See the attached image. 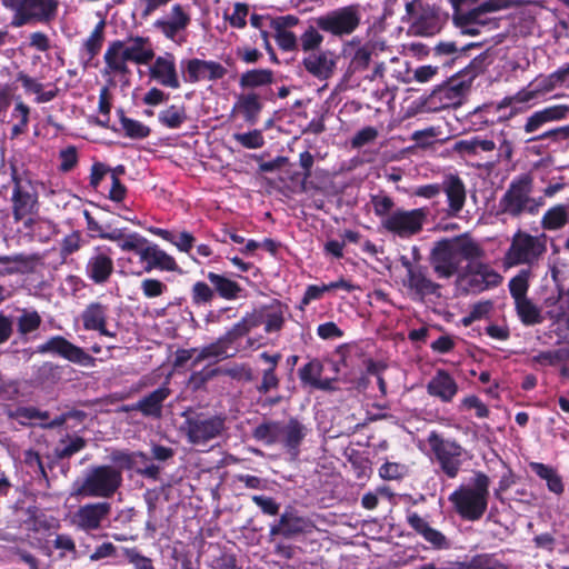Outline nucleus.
Listing matches in <instances>:
<instances>
[{"mask_svg": "<svg viewBox=\"0 0 569 569\" xmlns=\"http://www.w3.org/2000/svg\"><path fill=\"white\" fill-rule=\"evenodd\" d=\"M371 203L375 214L380 219L381 228L385 227V220L387 217L393 213L395 201L391 197L385 194H376L371 197Z\"/></svg>", "mask_w": 569, "mask_h": 569, "instance_id": "c03bdc74", "label": "nucleus"}, {"mask_svg": "<svg viewBox=\"0 0 569 569\" xmlns=\"http://www.w3.org/2000/svg\"><path fill=\"white\" fill-rule=\"evenodd\" d=\"M568 112L569 107L563 104L552 106L541 111H536V129L545 122L563 119Z\"/></svg>", "mask_w": 569, "mask_h": 569, "instance_id": "49530a36", "label": "nucleus"}, {"mask_svg": "<svg viewBox=\"0 0 569 569\" xmlns=\"http://www.w3.org/2000/svg\"><path fill=\"white\" fill-rule=\"evenodd\" d=\"M428 214L427 208H396L393 213L385 220L382 229L396 238L407 240L423 230Z\"/></svg>", "mask_w": 569, "mask_h": 569, "instance_id": "0eeeda50", "label": "nucleus"}, {"mask_svg": "<svg viewBox=\"0 0 569 569\" xmlns=\"http://www.w3.org/2000/svg\"><path fill=\"white\" fill-rule=\"evenodd\" d=\"M259 326V318L249 313L244 316L239 322H237L223 337L217 341L206 346V350L202 351L203 356H216L219 359H224L234 355V350L231 345L238 338L247 335L251 329Z\"/></svg>", "mask_w": 569, "mask_h": 569, "instance_id": "9d476101", "label": "nucleus"}, {"mask_svg": "<svg viewBox=\"0 0 569 569\" xmlns=\"http://www.w3.org/2000/svg\"><path fill=\"white\" fill-rule=\"evenodd\" d=\"M532 186L530 178L526 177L513 182L501 200L503 211L511 214H519L523 210L531 211L529 206Z\"/></svg>", "mask_w": 569, "mask_h": 569, "instance_id": "f3484780", "label": "nucleus"}, {"mask_svg": "<svg viewBox=\"0 0 569 569\" xmlns=\"http://www.w3.org/2000/svg\"><path fill=\"white\" fill-rule=\"evenodd\" d=\"M305 69L319 80H328L332 77L337 66L335 54L329 50L311 52L303 58Z\"/></svg>", "mask_w": 569, "mask_h": 569, "instance_id": "b1692460", "label": "nucleus"}, {"mask_svg": "<svg viewBox=\"0 0 569 569\" xmlns=\"http://www.w3.org/2000/svg\"><path fill=\"white\" fill-rule=\"evenodd\" d=\"M529 272L522 271L511 279L509 283L510 292L515 299L518 315L521 320L527 323H533V306L526 298V292L529 288L528 281Z\"/></svg>", "mask_w": 569, "mask_h": 569, "instance_id": "5701e85b", "label": "nucleus"}, {"mask_svg": "<svg viewBox=\"0 0 569 569\" xmlns=\"http://www.w3.org/2000/svg\"><path fill=\"white\" fill-rule=\"evenodd\" d=\"M441 190L447 196L448 213L457 216L463 208L466 202V188L462 180L457 176H448L445 178Z\"/></svg>", "mask_w": 569, "mask_h": 569, "instance_id": "c756f323", "label": "nucleus"}, {"mask_svg": "<svg viewBox=\"0 0 569 569\" xmlns=\"http://www.w3.org/2000/svg\"><path fill=\"white\" fill-rule=\"evenodd\" d=\"M13 216L16 221H20L28 214L32 213L37 204V196L31 182L28 179L13 177Z\"/></svg>", "mask_w": 569, "mask_h": 569, "instance_id": "412c9836", "label": "nucleus"}, {"mask_svg": "<svg viewBox=\"0 0 569 569\" xmlns=\"http://www.w3.org/2000/svg\"><path fill=\"white\" fill-rule=\"evenodd\" d=\"M253 316L259 318V326L264 323L266 332H276L282 328L283 325V308L279 303L262 307L253 311Z\"/></svg>", "mask_w": 569, "mask_h": 569, "instance_id": "72a5a7b5", "label": "nucleus"}, {"mask_svg": "<svg viewBox=\"0 0 569 569\" xmlns=\"http://www.w3.org/2000/svg\"><path fill=\"white\" fill-rule=\"evenodd\" d=\"M8 416L24 426L32 425L33 421L40 420L41 422L39 425L43 428L59 427L67 421V415H60L50 422H43L49 418V413L47 411H40L33 407H18L16 409H9Z\"/></svg>", "mask_w": 569, "mask_h": 569, "instance_id": "393cba45", "label": "nucleus"}, {"mask_svg": "<svg viewBox=\"0 0 569 569\" xmlns=\"http://www.w3.org/2000/svg\"><path fill=\"white\" fill-rule=\"evenodd\" d=\"M147 244L148 240L136 232L123 236L122 240L118 243L122 251H134L138 256Z\"/></svg>", "mask_w": 569, "mask_h": 569, "instance_id": "4d7b16f0", "label": "nucleus"}, {"mask_svg": "<svg viewBox=\"0 0 569 569\" xmlns=\"http://www.w3.org/2000/svg\"><path fill=\"white\" fill-rule=\"evenodd\" d=\"M249 16V6L242 2H236L232 8H228L223 12V18L232 28L243 29L247 24Z\"/></svg>", "mask_w": 569, "mask_h": 569, "instance_id": "37998d69", "label": "nucleus"}, {"mask_svg": "<svg viewBox=\"0 0 569 569\" xmlns=\"http://www.w3.org/2000/svg\"><path fill=\"white\" fill-rule=\"evenodd\" d=\"M41 323V318L37 311L23 310L18 319V329L26 335L34 331Z\"/></svg>", "mask_w": 569, "mask_h": 569, "instance_id": "6e6d98bb", "label": "nucleus"}, {"mask_svg": "<svg viewBox=\"0 0 569 569\" xmlns=\"http://www.w3.org/2000/svg\"><path fill=\"white\" fill-rule=\"evenodd\" d=\"M84 447V440L79 437L70 438L68 441L62 440L57 447L56 452L59 458H68L80 451Z\"/></svg>", "mask_w": 569, "mask_h": 569, "instance_id": "bf43d9fd", "label": "nucleus"}, {"mask_svg": "<svg viewBox=\"0 0 569 569\" xmlns=\"http://www.w3.org/2000/svg\"><path fill=\"white\" fill-rule=\"evenodd\" d=\"M108 309L101 303H90L81 313V319L86 330L99 331L100 335L114 337V333L106 328Z\"/></svg>", "mask_w": 569, "mask_h": 569, "instance_id": "7c9ffc66", "label": "nucleus"}, {"mask_svg": "<svg viewBox=\"0 0 569 569\" xmlns=\"http://www.w3.org/2000/svg\"><path fill=\"white\" fill-rule=\"evenodd\" d=\"M158 118L164 127L177 129L187 120V114L183 107L172 104L160 111Z\"/></svg>", "mask_w": 569, "mask_h": 569, "instance_id": "79ce46f5", "label": "nucleus"}, {"mask_svg": "<svg viewBox=\"0 0 569 569\" xmlns=\"http://www.w3.org/2000/svg\"><path fill=\"white\" fill-rule=\"evenodd\" d=\"M121 471L111 466L92 468L77 489V495L82 497L109 498L120 487Z\"/></svg>", "mask_w": 569, "mask_h": 569, "instance_id": "423d86ee", "label": "nucleus"}, {"mask_svg": "<svg viewBox=\"0 0 569 569\" xmlns=\"http://www.w3.org/2000/svg\"><path fill=\"white\" fill-rule=\"evenodd\" d=\"M450 569H506L492 555L481 553L452 565Z\"/></svg>", "mask_w": 569, "mask_h": 569, "instance_id": "e433bc0d", "label": "nucleus"}, {"mask_svg": "<svg viewBox=\"0 0 569 569\" xmlns=\"http://www.w3.org/2000/svg\"><path fill=\"white\" fill-rule=\"evenodd\" d=\"M312 522L305 517H300L293 512H284L281 515L279 523L270 529L271 536H283L290 538L292 536L311 531Z\"/></svg>", "mask_w": 569, "mask_h": 569, "instance_id": "bb28decb", "label": "nucleus"}, {"mask_svg": "<svg viewBox=\"0 0 569 569\" xmlns=\"http://www.w3.org/2000/svg\"><path fill=\"white\" fill-rule=\"evenodd\" d=\"M149 77L166 88L176 90L181 86L176 57L171 52H164L158 57L154 56L153 60L149 63Z\"/></svg>", "mask_w": 569, "mask_h": 569, "instance_id": "ddd939ff", "label": "nucleus"}, {"mask_svg": "<svg viewBox=\"0 0 569 569\" xmlns=\"http://www.w3.org/2000/svg\"><path fill=\"white\" fill-rule=\"evenodd\" d=\"M483 257V250L468 236L437 241L430 252V264L439 279L456 274L463 260L473 261Z\"/></svg>", "mask_w": 569, "mask_h": 569, "instance_id": "f257e3e1", "label": "nucleus"}, {"mask_svg": "<svg viewBox=\"0 0 569 569\" xmlns=\"http://www.w3.org/2000/svg\"><path fill=\"white\" fill-rule=\"evenodd\" d=\"M472 291H483L499 286L502 277L489 264L470 261L465 274Z\"/></svg>", "mask_w": 569, "mask_h": 569, "instance_id": "aec40b11", "label": "nucleus"}, {"mask_svg": "<svg viewBox=\"0 0 569 569\" xmlns=\"http://www.w3.org/2000/svg\"><path fill=\"white\" fill-rule=\"evenodd\" d=\"M274 40L278 47L283 51H295L299 41L296 34L289 30H274Z\"/></svg>", "mask_w": 569, "mask_h": 569, "instance_id": "13d9d810", "label": "nucleus"}, {"mask_svg": "<svg viewBox=\"0 0 569 569\" xmlns=\"http://www.w3.org/2000/svg\"><path fill=\"white\" fill-rule=\"evenodd\" d=\"M469 89V84L461 80H451L448 83L435 89L430 94L429 102L436 109L457 108Z\"/></svg>", "mask_w": 569, "mask_h": 569, "instance_id": "a211bd4d", "label": "nucleus"}, {"mask_svg": "<svg viewBox=\"0 0 569 569\" xmlns=\"http://www.w3.org/2000/svg\"><path fill=\"white\" fill-rule=\"evenodd\" d=\"M141 261L146 262L144 270L147 272L152 269H160L164 271H176L178 264L173 257L160 249L157 244H147L143 250L139 252Z\"/></svg>", "mask_w": 569, "mask_h": 569, "instance_id": "c85d7f7f", "label": "nucleus"}, {"mask_svg": "<svg viewBox=\"0 0 569 569\" xmlns=\"http://www.w3.org/2000/svg\"><path fill=\"white\" fill-rule=\"evenodd\" d=\"M422 537L437 549H446L449 547L447 538L440 531L431 527L426 530Z\"/></svg>", "mask_w": 569, "mask_h": 569, "instance_id": "338daca9", "label": "nucleus"}, {"mask_svg": "<svg viewBox=\"0 0 569 569\" xmlns=\"http://www.w3.org/2000/svg\"><path fill=\"white\" fill-rule=\"evenodd\" d=\"M488 487V477L481 473L477 475L471 482L457 488L449 496V501L463 519L471 521L478 520L487 509L489 496Z\"/></svg>", "mask_w": 569, "mask_h": 569, "instance_id": "7ed1b4c3", "label": "nucleus"}, {"mask_svg": "<svg viewBox=\"0 0 569 569\" xmlns=\"http://www.w3.org/2000/svg\"><path fill=\"white\" fill-rule=\"evenodd\" d=\"M82 238L79 231L71 232L66 236L61 243V253L64 256L78 251L81 247Z\"/></svg>", "mask_w": 569, "mask_h": 569, "instance_id": "0e129e2a", "label": "nucleus"}, {"mask_svg": "<svg viewBox=\"0 0 569 569\" xmlns=\"http://www.w3.org/2000/svg\"><path fill=\"white\" fill-rule=\"evenodd\" d=\"M459 150H463L468 153L477 154L479 151L489 152L495 149V142L492 140L475 138L471 140L460 141L457 144Z\"/></svg>", "mask_w": 569, "mask_h": 569, "instance_id": "603ef678", "label": "nucleus"}, {"mask_svg": "<svg viewBox=\"0 0 569 569\" xmlns=\"http://www.w3.org/2000/svg\"><path fill=\"white\" fill-rule=\"evenodd\" d=\"M170 390L167 387H160L148 396L140 399L134 409L142 412L146 417L160 418L162 415V403L169 397Z\"/></svg>", "mask_w": 569, "mask_h": 569, "instance_id": "2f4dec72", "label": "nucleus"}, {"mask_svg": "<svg viewBox=\"0 0 569 569\" xmlns=\"http://www.w3.org/2000/svg\"><path fill=\"white\" fill-rule=\"evenodd\" d=\"M373 51L375 46L370 43L357 48L351 58L350 68L355 71L366 69L369 66Z\"/></svg>", "mask_w": 569, "mask_h": 569, "instance_id": "09e8293b", "label": "nucleus"}, {"mask_svg": "<svg viewBox=\"0 0 569 569\" xmlns=\"http://www.w3.org/2000/svg\"><path fill=\"white\" fill-rule=\"evenodd\" d=\"M126 556L136 569H154L149 558L140 555L136 549H127Z\"/></svg>", "mask_w": 569, "mask_h": 569, "instance_id": "774afa93", "label": "nucleus"}, {"mask_svg": "<svg viewBox=\"0 0 569 569\" xmlns=\"http://www.w3.org/2000/svg\"><path fill=\"white\" fill-rule=\"evenodd\" d=\"M131 52V62L140 66L149 64L154 58L152 42L147 37H129L124 40Z\"/></svg>", "mask_w": 569, "mask_h": 569, "instance_id": "473e14b6", "label": "nucleus"}, {"mask_svg": "<svg viewBox=\"0 0 569 569\" xmlns=\"http://www.w3.org/2000/svg\"><path fill=\"white\" fill-rule=\"evenodd\" d=\"M401 263L407 271L403 286L413 297L422 299L438 292L440 286L428 277L423 267L411 263L406 257H402Z\"/></svg>", "mask_w": 569, "mask_h": 569, "instance_id": "f8f14e48", "label": "nucleus"}, {"mask_svg": "<svg viewBox=\"0 0 569 569\" xmlns=\"http://www.w3.org/2000/svg\"><path fill=\"white\" fill-rule=\"evenodd\" d=\"M536 475L546 482L550 492L561 496L565 491V483L558 470L553 467L536 462Z\"/></svg>", "mask_w": 569, "mask_h": 569, "instance_id": "c9c22d12", "label": "nucleus"}, {"mask_svg": "<svg viewBox=\"0 0 569 569\" xmlns=\"http://www.w3.org/2000/svg\"><path fill=\"white\" fill-rule=\"evenodd\" d=\"M261 109L260 97L253 92L241 94L234 104V110L241 113L244 120L251 124L257 121Z\"/></svg>", "mask_w": 569, "mask_h": 569, "instance_id": "f704fd0d", "label": "nucleus"}, {"mask_svg": "<svg viewBox=\"0 0 569 569\" xmlns=\"http://www.w3.org/2000/svg\"><path fill=\"white\" fill-rule=\"evenodd\" d=\"M208 279L221 297L226 299L237 298L238 292L240 291V287L237 282L213 272L208 274Z\"/></svg>", "mask_w": 569, "mask_h": 569, "instance_id": "a19ab883", "label": "nucleus"}, {"mask_svg": "<svg viewBox=\"0 0 569 569\" xmlns=\"http://www.w3.org/2000/svg\"><path fill=\"white\" fill-rule=\"evenodd\" d=\"M121 128L124 130L126 136L132 139H143L149 136L150 129L142 122L133 120L126 116L120 117Z\"/></svg>", "mask_w": 569, "mask_h": 569, "instance_id": "a18cd8bd", "label": "nucleus"}, {"mask_svg": "<svg viewBox=\"0 0 569 569\" xmlns=\"http://www.w3.org/2000/svg\"><path fill=\"white\" fill-rule=\"evenodd\" d=\"M407 473V467L398 462H386L379 469V476L386 480H397Z\"/></svg>", "mask_w": 569, "mask_h": 569, "instance_id": "680f3d73", "label": "nucleus"}, {"mask_svg": "<svg viewBox=\"0 0 569 569\" xmlns=\"http://www.w3.org/2000/svg\"><path fill=\"white\" fill-rule=\"evenodd\" d=\"M361 22L359 4H349L327 12L316 19L318 28L335 37L353 33Z\"/></svg>", "mask_w": 569, "mask_h": 569, "instance_id": "6e6552de", "label": "nucleus"}, {"mask_svg": "<svg viewBox=\"0 0 569 569\" xmlns=\"http://www.w3.org/2000/svg\"><path fill=\"white\" fill-rule=\"evenodd\" d=\"M104 74L126 76L130 72L128 62H131V52L124 40H114L109 43L104 56Z\"/></svg>", "mask_w": 569, "mask_h": 569, "instance_id": "6ab92c4d", "label": "nucleus"}, {"mask_svg": "<svg viewBox=\"0 0 569 569\" xmlns=\"http://www.w3.org/2000/svg\"><path fill=\"white\" fill-rule=\"evenodd\" d=\"M567 222V212L563 207H555L547 211L542 219L545 229H559Z\"/></svg>", "mask_w": 569, "mask_h": 569, "instance_id": "8fccbe9b", "label": "nucleus"}, {"mask_svg": "<svg viewBox=\"0 0 569 569\" xmlns=\"http://www.w3.org/2000/svg\"><path fill=\"white\" fill-rule=\"evenodd\" d=\"M272 82V71L268 69H253L244 72L239 80L242 88H257Z\"/></svg>", "mask_w": 569, "mask_h": 569, "instance_id": "58836bf2", "label": "nucleus"}, {"mask_svg": "<svg viewBox=\"0 0 569 569\" xmlns=\"http://www.w3.org/2000/svg\"><path fill=\"white\" fill-rule=\"evenodd\" d=\"M430 460L449 479L458 477L462 466L470 459L469 452L456 439L431 431L427 437Z\"/></svg>", "mask_w": 569, "mask_h": 569, "instance_id": "f03ea898", "label": "nucleus"}, {"mask_svg": "<svg viewBox=\"0 0 569 569\" xmlns=\"http://www.w3.org/2000/svg\"><path fill=\"white\" fill-rule=\"evenodd\" d=\"M323 41V36L313 27H309L300 37V44L305 52L318 49Z\"/></svg>", "mask_w": 569, "mask_h": 569, "instance_id": "5fc2aeb1", "label": "nucleus"}, {"mask_svg": "<svg viewBox=\"0 0 569 569\" xmlns=\"http://www.w3.org/2000/svg\"><path fill=\"white\" fill-rule=\"evenodd\" d=\"M113 271L111 249L96 247L86 266L87 276L96 283L106 282Z\"/></svg>", "mask_w": 569, "mask_h": 569, "instance_id": "4be33fe9", "label": "nucleus"}, {"mask_svg": "<svg viewBox=\"0 0 569 569\" xmlns=\"http://www.w3.org/2000/svg\"><path fill=\"white\" fill-rule=\"evenodd\" d=\"M190 20V16L183 7L181 4H174L167 16L153 22V27L167 39L181 43V33L188 28Z\"/></svg>", "mask_w": 569, "mask_h": 569, "instance_id": "4468645a", "label": "nucleus"}, {"mask_svg": "<svg viewBox=\"0 0 569 569\" xmlns=\"http://www.w3.org/2000/svg\"><path fill=\"white\" fill-rule=\"evenodd\" d=\"M2 4L13 12L11 26L16 28L50 21L58 7L56 0H2Z\"/></svg>", "mask_w": 569, "mask_h": 569, "instance_id": "39448f33", "label": "nucleus"}, {"mask_svg": "<svg viewBox=\"0 0 569 569\" xmlns=\"http://www.w3.org/2000/svg\"><path fill=\"white\" fill-rule=\"evenodd\" d=\"M39 351L57 353L80 366H92L94 361V359L84 352L82 348L71 343L60 336L52 337L46 343L41 345L39 347Z\"/></svg>", "mask_w": 569, "mask_h": 569, "instance_id": "2eb2a0df", "label": "nucleus"}, {"mask_svg": "<svg viewBox=\"0 0 569 569\" xmlns=\"http://www.w3.org/2000/svg\"><path fill=\"white\" fill-rule=\"evenodd\" d=\"M232 138L247 149H259L264 144V138L260 130L243 133H233Z\"/></svg>", "mask_w": 569, "mask_h": 569, "instance_id": "3c124183", "label": "nucleus"}, {"mask_svg": "<svg viewBox=\"0 0 569 569\" xmlns=\"http://www.w3.org/2000/svg\"><path fill=\"white\" fill-rule=\"evenodd\" d=\"M18 81L21 82V86L23 87L27 93L36 94L37 103L49 102L56 97L54 91H44L43 84L41 82H39L34 78L29 77L26 73L20 72L18 74Z\"/></svg>", "mask_w": 569, "mask_h": 569, "instance_id": "4c0bfd02", "label": "nucleus"}, {"mask_svg": "<svg viewBox=\"0 0 569 569\" xmlns=\"http://www.w3.org/2000/svg\"><path fill=\"white\" fill-rule=\"evenodd\" d=\"M180 69L184 82L188 83L216 81L223 78L227 73L226 68L219 62L198 58L181 60Z\"/></svg>", "mask_w": 569, "mask_h": 569, "instance_id": "9b49d317", "label": "nucleus"}, {"mask_svg": "<svg viewBox=\"0 0 569 569\" xmlns=\"http://www.w3.org/2000/svg\"><path fill=\"white\" fill-rule=\"evenodd\" d=\"M533 254V238L530 234L518 232L515 234L511 247L506 253L505 264L512 267L530 261Z\"/></svg>", "mask_w": 569, "mask_h": 569, "instance_id": "cd10ccee", "label": "nucleus"}, {"mask_svg": "<svg viewBox=\"0 0 569 569\" xmlns=\"http://www.w3.org/2000/svg\"><path fill=\"white\" fill-rule=\"evenodd\" d=\"M427 392L442 402H451L458 393V385L446 370L440 369L427 383Z\"/></svg>", "mask_w": 569, "mask_h": 569, "instance_id": "a878e982", "label": "nucleus"}, {"mask_svg": "<svg viewBox=\"0 0 569 569\" xmlns=\"http://www.w3.org/2000/svg\"><path fill=\"white\" fill-rule=\"evenodd\" d=\"M307 433V427L297 419L262 423L253 431L257 440L267 445L279 443L293 457L298 456L299 447Z\"/></svg>", "mask_w": 569, "mask_h": 569, "instance_id": "20e7f679", "label": "nucleus"}, {"mask_svg": "<svg viewBox=\"0 0 569 569\" xmlns=\"http://www.w3.org/2000/svg\"><path fill=\"white\" fill-rule=\"evenodd\" d=\"M111 509L108 502H94L81 506L71 517V523L80 530L91 531L100 528Z\"/></svg>", "mask_w": 569, "mask_h": 569, "instance_id": "dca6fc26", "label": "nucleus"}, {"mask_svg": "<svg viewBox=\"0 0 569 569\" xmlns=\"http://www.w3.org/2000/svg\"><path fill=\"white\" fill-rule=\"evenodd\" d=\"M192 301L193 303L201 306L210 302L213 298L212 289L202 281H198L193 284L192 290Z\"/></svg>", "mask_w": 569, "mask_h": 569, "instance_id": "052dcab7", "label": "nucleus"}, {"mask_svg": "<svg viewBox=\"0 0 569 569\" xmlns=\"http://www.w3.org/2000/svg\"><path fill=\"white\" fill-rule=\"evenodd\" d=\"M103 41V23L100 22L84 42V50L89 59H92L101 49Z\"/></svg>", "mask_w": 569, "mask_h": 569, "instance_id": "864d4df0", "label": "nucleus"}, {"mask_svg": "<svg viewBox=\"0 0 569 569\" xmlns=\"http://www.w3.org/2000/svg\"><path fill=\"white\" fill-rule=\"evenodd\" d=\"M378 136L377 129L373 127H366L357 132V134L351 140V146L353 148H360L371 141H373Z\"/></svg>", "mask_w": 569, "mask_h": 569, "instance_id": "69168bd1", "label": "nucleus"}, {"mask_svg": "<svg viewBox=\"0 0 569 569\" xmlns=\"http://www.w3.org/2000/svg\"><path fill=\"white\" fill-rule=\"evenodd\" d=\"M141 290L146 298H157L167 291V286L158 279L148 278L141 281Z\"/></svg>", "mask_w": 569, "mask_h": 569, "instance_id": "e2e57ef3", "label": "nucleus"}, {"mask_svg": "<svg viewBox=\"0 0 569 569\" xmlns=\"http://www.w3.org/2000/svg\"><path fill=\"white\" fill-rule=\"evenodd\" d=\"M206 350V347L201 348V349H182V350H178L177 351V355H176V361H174V366L177 367H181L183 366L184 363H187L188 361H192V368H196L197 366H199L202 361L204 360H211V361H217L219 360L218 357L216 356H203L202 355V351Z\"/></svg>", "mask_w": 569, "mask_h": 569, "instance_id": "ea45409f", "label": "nucleus"}, {"mask_svg": "<svg viewBox=\"0 0 569 569\" xmlns=\"http://www.w3.org/2000/svg\"><path fill=\"white\" fill-rule=\"evenodd\" d=\"M224 418L220 416L198 415L186 420V433L189 442L204 446L224 431Z\"/></svg>", "mask_w": 569, "mask_h": 569, "instance_id": "1a4fd4ad", "label": "nucleus"}, {"mask_svg": "<svg viewBox=\"0 0 569 569\" xmlns=\"http://www.w3.org/2000/svg\"><path fill=\"white\" fill-rule=\"evenodd\" d=\"M322 370V363L313 359L299 369V377L303 383L312 387L320 379Z\"/></svg>", "mask_w": 569, "mask_h": 569, "instance_id": "de8ad7c7", "label": "nucleus"}]
</instances>
